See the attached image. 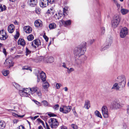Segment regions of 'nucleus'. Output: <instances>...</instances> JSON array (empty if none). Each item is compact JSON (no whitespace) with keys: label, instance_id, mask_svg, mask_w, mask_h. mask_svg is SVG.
I'll use <instances>...</instances> for the list:
<instances>
[{"label":"nucleus","instance_id":"24","mask_svg":"<svg viewBox=\"0 0 129 129\" xmlns=\"http://www.w3.org/2000/svg\"><path fill=\"white\" fill-rule=\"evenodd\" d=\"M43 87L44 89H47L49 86V83L45 81H43Z\"/></svg>","mask_w":129,"mask_h":129},{"label":"nucleus","instance_id":"5","mask_svg":"<svg viewBox=\"0 0 129 129\" xmlns=\"http://www.w3.org/2000/svg\"><path fill=\"white\" fill-rule=\"evenodd\" d=\"M72 109L71 106H63L60 108L59 111L64 113H67L69 112Z\"/></svg>","mask_w":129,"mask_h":129},{"label":"nucleus","instance_id":"60","mask_svg":"<svg viewBox=\"0 0 129 129\" xmlns=\"http://www.w3.org/2000/svg\"><path fill=\"white\" fill-rule=\"evenodd\" d=\"M18 115V116H17V117H18L22 118L25 115Z\"/></svg>","mask_w":129,"mask_h":129},{"label":"nucleus","instance_id":"12","mask_svg":"<svg viewBox=\"0 0 129 129\" xmlns=\"http://www.w3.org/2000/svg\"><path fill=\"white\" fill-rule=\"evenodd\" d=\"M41 45L40 40L37 39L34 40L31 43V45L33 47L36 48Z\"/></svg>","mask_w":129,"mask_h":129},{"label":"nucleus","instance_id":"7","mask_svg":"<svg viewBox=\"0 0 129 129\" xmlns=\"http://www.w3.org/2000/svg\"><path fill=\"white\" fill-rule=\"evenodd\" d=\"M28 89L27 88H23L22 90H21L19 91V94L22 96H28L29 94L28 93Z\"/></svg>","mask_w":129,"mask_h":129},{"label":"nucleus","instance_id":"22","mask_svg":"<svg viewBox=\"0 0 129 129\" xmlns=\"http://www.w3.org/2000/svg\"><path fill=\"white\" fill-rule=\"evenodd\" d=\"M90 107V101L88 100H86L84 104V107L88 109Z\"/></svg>","mask_w":129,"mask_h":129},{"label":"nucleus","instance_id":"64","mask_svg":"<svg viewBox=\"0 0 129 129\" xmlns=\"http://www.w3.org/2000/svg\"><path fill=\"white\" fill-rule=\"evenodd\" d=\"M38 129H43V127L41 126H40L38 128Z\"/></svg>","mask_w":129,"mask_h":129},{"label":"nucleus","instance_id":"37","mask_svg":"<svg viewBox=\"0 0 129 129\" xmlns=\"http://www.w3.org/2000/svg\"><path fill=\"white\" fill-rule=\"evenodd\" d=\"M31 51L29 50L27 47L26 48L25 53H26V55L27 56L28 54L31 53Z\"/></svg>","mask_w":129,"mask_h":129},{"label":"nucleus","instance_id":"49","mask_svg":"<svg viewBox=\"0 0 129 129\" xmlns=\"http://www.w3.org/2000/svg\"><path fill=\"white\" fill-rule=\"evenodd\" d=\"M48 116H50V117H54V116H56V115L55 114H52V113H50V114H48Z\"/></svg>","mask_w":129,"mask_h":129},{"label":"nucleus","instance_id":"42","mask_svg":"<svg viewBox=\"0 0 129 129\" xmlns=\"http://www.w3.org/2000/svg\"><path fill=\"white\" fill-rule=\"evenodd\" d=\"M71 126L73 129H77L78 128V126L75 124H72L71 125Z\"/></svg>","mask_w":129,"mask_h":129},{"label":"nucleus","instance_id":"34","mask_svg":"<svg viewBox=\"0 0 129 129\" xmlns=\"http://www.w3.org/2000/svg\"><path fill=\"white\" fill-rule=\"evenodd\" d=\"M6 9V7L5 5H3V7L0 4V12L5 10Z\"/></svg>","mask_w":129,"mask_h":129},{"label":"nucleus","instance_id":"54","mask_svg":"<svg viewBox=\"0 0 129 129\" xmlns=\"http://www.w3.org/2000/svg\"><path fill=\"white\" fill-rule=\"evenodd\" d=\"M37 93L38 96H41V93L40 91H37Z\"/></svg>","mask_w":129,"mask_h":129},{"label":"nucleus","instance_id":"55","mask_svg":"<svg viewBox=\"0 0 129 129\" xmlns=\"http://www.w3.org/2000/svg\"><path fill=\"white\" fill-rule=\"evenodd\" d=\"M21 56V55H16L14 57V58H20Z\"/></svg>","mask_w":129,"mask_h":129},{"label":"nucleus","instance_id":"4","mask_svg":"<svg viewBox=\"0 0 129 129\" xmlns=\"http://www.w3.org/2000/svg\"><path fill=\"white\" fill-rule=\"evenodd\" d=\"M49 122L50 125L52 128L57 127L59 124L57 120L56 119L51 118L49 120Z\"/></svg>","mask_w":129,"mask_h":129},{"label":"nucleus","instance_id":"29","mask_svg":"<svg viewBox=\"0 0 129 129\" xmlns=\"http://www.w3.org/2000/svg\"><path fill=\"white\" fill-rule=\"evenodd\" d=\"M95 115L98 117L101 118H102V116L100 112L98 111H96L94 112Z\"/></svg>","mask_w":129,"mask_h":129},{"label":"nucleus","instance_id":"2","mask_svg":"<svg viewBox=\"0 0 129 129\" xmlns=\"http://www.w3.org/2000/svg\"><path fill=\"white\" fill-rule=\"evenodd\" d=\"M117 81H121L119 83V84L120 87L123 88L126 84L125 78L124 75H121L118 76L117 78Z\"/></svg>","mask_w":129,"mask_h":129},{"label":"nucleus","instance_id":"50","mask_svg":"<svg viewBox=\"0 0 129 129\" xmlns=\"http://www.w3.org/2000/svg\"><path fill=\"white\" fill-rule=\"evenodd\" d=\"M43 37L46 42H47L48 40V38L45 35H43Z\"/></svg>","mask_w":129,"mask_h":129},{"label":"nucleus","instance_id":"28","mask_svg":"<svg viewBox=\"0 0 129 129\" xmlns=\"http://www.w3.org/2000/svg\"><path fill=\"white\" fill-rule=\"evenodd\" d=\"M121 12L123 15H125L128 13L129 11L128 10L122 9L121 10Z\"/></svg>","mask_w":129,"mask_h":129},{"label":"nucleus","instance_id":"47","mask_svg":"<svg viewBox=\"0 0 129 129\" xmlns=\"http://www.w3.org/2000/svg\"><path fill=\"white\" fill-rule=\"evenodd\" d=\"M61 86V84L60 83H57L56 84V87L57 89H59V88Z\"/></svg>","mask_w":129,"mask_h":129},{"label":"nucleus","instance_id":"27","mask_svg":"<svg viewBox=\"0 0 129 129\" xmlns=\"http://www.w3.org/2000/svg\"><path fill=\"white\" fill-rule=\"evenodd\" d=\"M38 89V88L35 86L32 87V88H29V90L32 93H34Z\"/></svg>","mask_w":129,"mask_h":129},{"label":"nucleus","instance_id":"18","mask_svg":"<svg viewBox=\"0 0 129 129\" xmlns=\"http://www.w3.org/2000/svg\"><path fill=\"white\" fill-rule=\"evenodd\" d=\"M6 61V62H5L4 64L5 65L6 64V63L10 67L13 66L14 63L12 62V60L11 59H10L9 58L8 59H7Z\"/></svg>","mask_w":129,"mask_h":129},{"label":"nucleus","instance_id":"9","mask_svg":"<svg viewBox=\"0 0 129 129\" xmlns=\"http://www.w3.org/2000/svg\"><path fill=\"white\" fill-rule=\"evenodd\" d=\"M124 105L123 104L120 103L118 102H114L112 104L113 108L116 109L121 108Z\"/></svg>","mask_w":129,"mask_h":129},{"label":"nucleus","instance_id":"1","mask_svg":"<svg viewBox=\"0 0 129 129\" xmlns=\"http://www.w3.org/2000/svg\"><path fill=\"white\" fill-rule=\"evenodd\" d=\"M85 42L82 44L80 46L76 47L74 51V55L77 57H79L83 55L85 52L86 51Z\"/></svg>","mask_w":129,"mask_h":129},{"label":"nucleus","instance_id":"15","mask_svg":"<svg viewBox=\"0 0 129 129\" xmlns=\"http://www.w3.org/2000/svg\"><path fill=\"white\" fill-rule=\"evenodd\" d=\"M59 23L60 24H62L65 25H69L71 24V21L70 20L64 21V20H62L60 21Z\"/></svg>","mask_w":129,"mask_h":129},{"label":"nucleus","instance_id":"14","mask_svg":"<svg viewBox=\"0 0 129 129\" xmlns=\"http://www.w3.org/2000/svg\"><path fill=\"white\" fill-rule=\"evenodd\" d=\"M28 3L31 7H34L37 3V0H28Z\"/></svg>","mask_w":129,"mask_h":129},{"label":"nucleus","instance_id":"16","mask_svg":"<svg viewBox=\"0 0 129 129\" xmlns=\"http://www.w3.org/2000/svg\"><path fill=\"white\" fill-rule=\"evenodd\" d=\"M23 29L24 31L28 34L31 33L32 31L31 27L28 26H24L23 28Z\"/></svg>","mask_w":129,"mask_h":129},{"label":"nucleus","instance_id":"63","mask_svg":"<svg viewBox=\"0 0 129 129\" xmlns=\"http://www.w3.org/2000/svg\"><path fill=\"white\" fill-rule=\"evenodd\" d=\"M94 41V40H91L90 41V43L91 44Z\"/></svg>","mask_w":129,"mask_h":129},{"label":"nucleus","instance_id":"21","mask_svg":"<svg viewBox=\"0 0 129 129\" xmlns=\"http://www.w3.org/2000/svg\"><path fill=\"white\" fill-rule=\"evenodd\" d=\"M18 43L19 45L24 46L25 44V42L24 40L22 39H19L18 41Z\"/></svg>","mask_w":129,"mask_h":129},{"label":"nucleus","instance_id":"31","mask_svg":"<svg viewBox=\"0 0 129 129\" xmlns=\"http://www.w3.org/2000/svg\"><path fill=\"white\" fill-rule=\"evenodd\" d=\"M9 73V71L8 70H4L2 72L3 75L5 76H7Z\"/></svg>","mask_w":129,"mask_h":129},{"label":"nucleus","instance_id":"52","mask_svg":"<svg viewBox=\"0 0 129 129\" xmlns=\"http://www.w3.org/2000/svg\"><path fill=\"white\" fill-rule=\"evenodd\" d=\"M3 52L4 53L5 56L7 55V52L6 51V50L4 48L3 50Z\"/></svg>","mask_w":129,"mask_h":129},{"label":"nucleus","instance_id":"23","mask_svg":"<svg viewBox=\"0 0 129 129\" xmlns=\"http://www.w3.org/2000/svg\"><path fill=\"white\" fill-rule=\"evenodd\" d=\"M41 78L43 81H45L46 80V75L45 73L42 71L40 73Z\"/></svg>","mask_w":129,"mask_h":129},{"label":"nucleus","instance_id":"10","mask_svg":"<svg viewBox=\"0 0 129 129\" xmlns=\"http://www.w3.org/2000/svg\"><path fill=\"white\" fill-rule=\"evenodd\" d=\"M112 41L111 39L108 38L107 39L106 43L108 44V45H107L104 47H101L100 50L102 51H104L105 50H106L110 46V44L111 43Z\"/></svg>","mask_w":129,"mask_h":129},{"label":"nucleus","instance_id":"58","mask_svg":"<svg viewBox=\"0 0 129 129\" xmlns=\"http://www.w3.org/2000/svg\"><path fill=\"white\" fill-rule=\"evenodd\" d=\"M45 124L47 129H50V128L49 127V126L48 123L47 122H46Z\"/></svg>","mask_w":129,"mask_h":129},{"label":"nucleus","instance_id":"59","mask_svg":"<svg viewBox=\"0 0 129 129\" xmlns=\"http://www.w3.org/2000/svg\"><path fill=\"white\" fill-rule=\"evenodd\" d=\"M62 66L64 67V68H65L66 69H67V67L66 66V64L64 63H63V65Z\"/></svg>","mask_w":129,"mask_h":129},{"label":"nucleus","instance_id":"41","mask_svg":"<svg viewBox=\"0 0 129 129\" xmlns=\"http://www.w3.org/2000/svg\"><path fill=\"white\" fill-rule=\"evenodd\" d=\"M22 69L26 70H30L31 71H32V70L31 69H30L29 67H28L27 66H24L22 68Z\"/></svg>","mask_w":129,"mask_h":129},{"label":"nucleus","instance_id":"33","mask_svg":"<svg viewBox=\"0 0 129 129\" xmlns=\"http://www.w3.org/2000/svg\"><path fill=\"white\" fill-rule=\"evenodd\" d=\"M27 40L30 41L33 40L34 39V36L32 35H30L27 37Z\"/></svg>","mask_w":129,"mask_h":129},{"label":"nucleus","instance_id":"8","mask_svg":"<svg viewBox=\"0 0 129 129\" xmlns=\"http://www.w3.org/2000/svg\"><path fill=\"white\" fill-rule=\"evenodd\" d=\"M128 33L127 28L125 27L123 28L121 30L120 33V36L121 38L124 37Z\"/></svg>","mask_w":129,"mask_h":129},{"label":"nucleus","instance_id":"53","mask_svg":"<svg viewBox=\"0 0 129 129\" xmlns=\"http://www.w3.org/2000/svg\"><path fill=\"white\" fill-rule=\"evenodd\" d=\"M48 2L50 4L53 3L55 1V0H47Z\"/></svg>","mask_w":129,"mask_h":129},{"label":"nucleus","instance_id":"56","mask_svg":"<svg viewBox=\"0 0 129 129\" xmlns=\"http://www.w3.org/2000/svg\"><path fill=\"white\" fill-rule=\"evenodd\" d=\"M60 129H67V127L64 126H62L60 127Z\"/></svg>","mask_w":129,"mask_h":129},{"label":"nucleus","instance_id":"43","mask_svg":"<svg viewBox=\"0 0 129 129\" xmlns=\"http://www.w3.org/2000/svg\"><path fill=\"white\" fill-rule=\"evenodd\" d=\"M40 10L38 8H36L35 10V12L37 14H39L40 13Z\"/></svg>","mask_w":129,"mask_h":129},{"label":"nucleus","instance_id":"3","mask_svg":"<svg viewBox=\"0 0 129 129\" xmlns=\"http://www.w3.org/2000/svg\"><path fill=\"white\" fill-rule=\"evenodd\" d=\"M120 21V18L118 16L115 15L114 19L111 21V25L112 27L115 28L118 25Z\"/></svg>","mask_w":129,"mask_h":129},{"label":"nucleus","instance_id":"62","mask_svg":"<svg viewBox=\"0 0 129 129\" xmlns=\"http://www.w3.org/2000/svg\"><path fill=\"white\" fill-rule=\"evenodd\" d=\"M18 114H16L15 113H13V116H15V117H17Z\"/></svg>","mask_w":129,"mask_h":129},{"label":"nucleus","instance_id":"26","mask_svg":"<svg viewBox=\"0 0 129 129\" xmlns=\"http://www.w3.org/2000/svg\"><path fill=\"white\" fill-rule=\"evenodd\" d=\"M56 27V25L54 23H52L49 24V27L50 29H52L55 28Z\"/></svg>","mask_w":129,"mask_h":129},{"label":"nucleus","instance_id":"57","mask_svg":"<svg viewBox=\"0 0 129 129\" xmlns=\"http://www.w3.org/2000/svg\"><path fill=\"white\" fill-rule=\"evenodd\" d=\"M18 129H24V128L23 125H21L19 127Z\"/></svg>","mask_w":129,"mask_h":129},{"label":"nucleus","instance_id":"35","mask_svg":"<svg viewBox=\"0 0 129 129\" xmlns=\"http://www.w3.org/2000/svg\"><path fill=\"white\" fill-rule=\"evenodd\" d=\"M67 72L68 73L70 74L71 72L73 71L74 70V69L73 68H70V69L67 68Z\"/></svg>","mask_w":129,"mask_h":129},{"label":"nucleus","instance_id":"40","mask_svg":"<svg viewBox=\"0 0 129 129\" xmlns=\"http://www.w3.org/2000/svg\"><path fill=\"white\" fill-rule=\"evenodd\" d=\"M43 105L45 106H48V104L47 102L46 101H44L42 102Z\"/></svg>","mask_w":129,"mask_h":129},{"label":"nucleus","instance_id":"13","mask_svg":"<svg viewBox=\"0 0 129 129\" xmlns=\"http://www.w3.org/2000/svg\"><path fill=\"white\" fill-rule=\"evenodd\" d=\"M48 5V2L47 0H40V5L41 7L45 8L47 7Z\"/></svg>","mask_w":129,"mask_h":129},{"label":"nucleus","instance_id":"39","mask_svg":"<svg viewBox=\"0 0 129 129\" xmlns=\"http://www.w3.org/2000/svg\"><path fill=\"white\" fill-rule=\"evenodd\" d=\"M105 32V28L104 27H102L101 28V35H103L104 34Z\"/></svg>","mask_w":129,"mask_h":129},{"label":"nucleus","instance_id":"19","mask_svg":"<svg viewBox=\"0 0 129 129\" xmlns=\"http://www.w3.org/2000/svg\"><path fill=\"white\" fill-rule=\"evenodd\" d=\"M120 87L118 85V84L117 83H115L111 88L112 89H114L116 90H119Z\"/></svg>","mask_w":129,"mask_h":129},{"label":"nucleus","instance_id":"32","mask_svg":"<svg viewBox=\"0 0 129 129\" xmlns=\"http://www.w3.org/2000/svg\"><path fill=\"white\" fill-rule=\"evenodd\" d=\"M68 9V7H65L63 9V15L64 16H66L67 15V12Z\"/></svg>","mask_w":129,"mask_h":129},{"label":"nucleus","instance_id":"30","mask_svg":"<svg viewBox=\"0 0 129 129\" xmlns=\"http://www.w3.org/2000/svg\"><path fill=\"white\" fill-rule=\"evenodd\" d=\"M61 14H60L58 13H55L54 15V17L56 19H59V17H61Z\"/></svg>","mask_w":129,"mask_h":129},{"label":"nucleus","instance_id":"46","mask_svg":"<svg viewBox=\"0 0 129 129\" xmlns=\"http://www.w3.org/2000/svg\"><path fill=\"white\" fill-rule=\"evenodd\" d=\"M37 120V121L39 122H40L42 123V124L44 126H45L43 122L41 120L40 118H38Z\"/></svg>","mask_w":129,"mask_h":129},{"label":"nucleus","instance_id":"61","mask_svg":"<svg viewBox=\"0 0 129 129\" xmlns=\"http://www.w3.org/2000/svg\"><path fill=\"white\" fill-rule=\"evenodd\" d=\"M37 77L38 78L37 81L38 82H39L40 81V78L38 75H37Z\"/></svg>","mask_w":129,"mask_h":129},{"label":"nucleus","instance_id":"6","mask_svg":"<svg viewBox=\"0 0 129 129\" xmlns=\"http://www.w3.org/2000/svg\"><path fill=\"white\" fill-rule=\"evenodd\" d=\"M102 115L104 118L108 117L109 113L108 112L107 108L106 106H103L101 109Z\"/></svg>","mask_w":129,"mask_h":129},{"label":"nucleus","instance_id":"45","mask_svg":"<svg viewBox=\"0 0 129 129\" xmlns=\"http://www.w3.org/2000/svg\"><path fill=\"white\" fill-rule=\"evenodd\" d=\"M59 108V106L58 104H56L53 107V108L55 110H57Z\"/></svg>","mask_w":129,"mask_h":129},{"label":"nucleus","instance_id":"20","mask_svg":"<svg viewBox=\"0 0 129 129\" xmlns=\"http://www.w3.org/2000/svg\"><path fill=\"white\" fill-rule=\"evenodd\" d=\"M14 26L13 25L11 24L8 27V30L9 32L10 33H13L14 31Z\"/></svg>","mask_w":129,"mask_h":129},{"label":"nucleus","instance_id":"17","mask_svg":"<svg viewBox=\"0 0 129 129\" xmlns=\"http://www.w3.org/2000/svg\"><path fill=\"white\" fill-rule=\"evenodd\" d=\"M35 25L36 27H41L42 26V24L40 20H37L35 21Z\"/></svg>","mask_w":129,"mask_h":129},{"label":"nucleus","instance_id":"38","mask_svg":"<svg viewBox=\"0 0 129 129\" xmlns=\"http://www.w3.org/2000/svg\"><path fill=\"white\" fill-rule=\"evenodd\" d=\"M54 12V11L53 9H50V10H48V13L52 15L53 14Z\"/></svg>","mask_w":129,"mask_h":129},{"label":"nucleus","instance_id":"25","mask_svg":"<svg viewBox=\"0 0 129 129\" xmlns=\"http://www.w3.org/2000/svg\"><path fill=\"white\" fill-rule=\"evenodd\" d=\"M5 126L6 124L5 122L3 120H1L0 121V129H4Z\"/></svg>","mask_w":129,"mask_h":129},{"label":"nucleus","instance_id":"11","mask_svg":"<svg viewBox=\"0 0 129 129\" xmlns=\"http://www.w3.org/2000/svg\"><path fill=\"white\" fill-rule=\"evenodd\" d=\"M7 37L6 33L4 30L0 31V39L2 40H6Z\"/></svg>","mask_w":129,"mask_h":129},{"label":"nucleus","instance_id":"36","mask_svg":"<svg viewBox=\"0 0 129 129\" xmlns=\"http://www.w3.org/2000/svg\"><path fill=\"white\" fill-rule=\"evenodd\" d=\"M54 58L52 57H49L48 60H47L48 62L52 63L53 61Z\"/></svg>","mask_w":129,"mask_h":129},{"label":"nucleus","instance_id":"51","mask_svg":"<svg viewBox=\"0 0 129 129\" xmlns=\"http://www.w3.org/2000/svg\"><path fill=\"white\" fill-rule=\"evenodd\" d=\"M34 101L35 103L37 105L39 106H40V104L39 102L37 101H36L34 100Z\"/></svg>","mask_w":129,"mask_h":129},{"label":"nucleus","instance_id":"44","mask_svg":"<svg viewBox=\"0 0 129 129\" xmlns=\"http://www.w3.org/2000/svg\"><path fill=\"white\" fill-rule=\"evenodd\" d=\"M15 87L17 89H19V87H20V86L18 84H16L15 83H14L13 84Z\"/></svg>","mask_w":129,"mask_h":129},{"label":"nucleus","instance_id":"48","mask_svg":"<svg viewBox=\"0 0 129 129\" xmlns=\"http://www.w3.org/2000/svg\"><path fill=\"white\" fill-rule=\"evenodd\" d=\"M39 116H34V117H30L31 119L32 120H34L35 119H36L38 117H39Z\"/></svg>","mask_w":129,"mask_h":129}]
</instances>
